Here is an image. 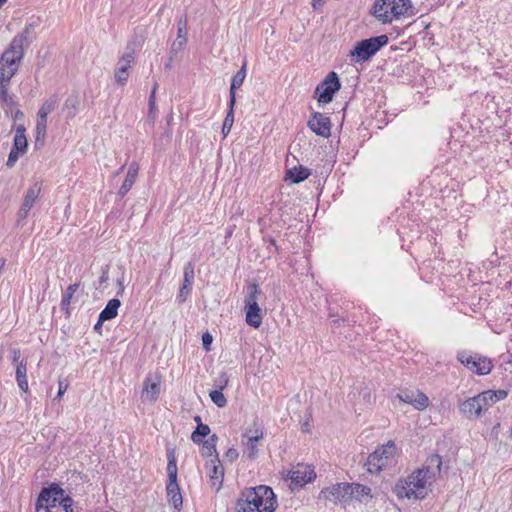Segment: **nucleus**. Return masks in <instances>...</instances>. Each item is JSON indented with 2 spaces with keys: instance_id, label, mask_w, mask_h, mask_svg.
<instances>
[{
  "instance_id": "63",
  "label": "nucleus",
  "mask_w": 512,
  "mask_h": 512,
  "mask_svg": "<svg viewBox=\"0 0 512 512\" xmlns=\"http://www.w3.org/2000/svg\"><path fill=\"white\" fill-rule=\"evenodd\" d=\"M123 169H124V166H122V167L119 169V171H118L117 173L122 172V171H123Z\"/></svg>"
},
{
  "instance_id": "14",
  "label": "nucleus",
  "mask_w": 512,
  "mask_h": 512,
  "mask_svg": "<svg viewBox=\"0 0 512 512\" xmlns=\"http://www.w3.org/2000/svg\"><path fill=\"white\" fill-rule=\"evenodd\" d=\"M307 124L308 127L318 136L327 138L331 134L330 119L320 112H314Z\"/></svg>"
},
{
  "instance_id": "11",
  "label": "nucleus",
  "mask_w": 512,
  "mask_h": 512,
  "mask_svg": "<svg viewBox=\"0 0 512 512\" xmlns=\"http://www.w3.org/2000/svg\"><path fill=\"white\" fill-rule=\"evenodd\" d=\"M457 359L469 370L479 375L489 374L493 367L489 359L478 355H470L466 351L458 352Z\"/></svg>"
},
{
  "instance_id": "51",
  "label": "nucleus",
  "mask_w": 512,
  "mask_h": 512,
  "mask_svg": "<svg viewBox=\"0 0 512 512\" xmlns=\"http://www.w3.org/2000/svg\"><path fill=\"white\" fill-rule=\"evenodd\" d=\"M239 456L238 451L235 448H229L225 454V457L230 461H235Z\"/></svg>"
},
{
  "instance_id": "50",
  "label": "nucleus",
  "mask_w": 512,
  "mask_h": 512,
  "mask_svg": "<svg viewBox=\"0 0 512 512\" xmlns=\"http://www.w3.org/2000/svg\"><path fill=\"white\" fill-rule=\"evenodd\" d=\"M109 279V266L105 265L101 268L100 284L107 282Z\"/></svg>"
},
{
  "instance_id": "10",
  "label": "nucleus",
  "mask_w": 512,
  "mask_h": 512,
  "mask_svg": "<svg viewBox=\"0 0 512 512\" xmlns=\"http://www.w3.org/2000/svg\"><path fill=\"white\" fill-rule=\"evenodd\" d=\"M350 486L347 482L336 483L323 488L318 496L319 500L329 501L333 504L347 503L351 500Z\"/></svg>"
},
{
  "instance_id": "37",
  "label": "nucleus",
  "mask_w": 512,
  "mask_h": 512,
  "mask_svg": "<svg viewBox=\"0 0 512 512\" xmlns=\"http://www.w3.org/2000/svg\"><path fill=\"white\" fill-rule=\"evenodd\" d=\"M47 119L37 115L36 142L43 140L46 135Z\"/></svg>"
},
{
  "instance_id": "4",
  "label": "nucleus",
  "mask_w": 512,
  "mask_h": 512,
  "mask_svg": "<svg viewBox=\"0 0 512 512\" xmlns=\"http://www.w3.org/2000/svg\"><path fill=\"white\" fill-rule=\"evenodd\" d=\"M387 43L388 36L384 34L368 39H363L357 42L354 49L350 51L351 60L355 63H363L369 60Z\"/></svg>"
},
{
  "instance_id": "26",
  "label": "nucleus",
  "mask_w": 512,
  "mask_h": 512,
  "mask_svg": "<svg viewBox=\"0 0 512 512\" xmlns=\"http://www.w3.org/2000/svg\"><path fill=\"white\" fill-rule=\"evenodd\" d=\"M16 381L18 387L23 392L28 391V379H27V360L22 359L16 366Z\"/></svg>"
},
{
  "instance_id": "52",
  "label": "nucleus",
  "mask_w": 512,
  "mask_h": 512,
  "mask_svg": "<svg viewBox=\"0 0 512 512\" xmlns=\"http://www.w3.org/2000/svg\"><path fill=\"white\" fill-rule=\"evenodd\" d=\"M156 103L155 104H149V111H148V119L152 122L156 119Z\"/></svg>"
},
{
  "instance_id": "36",
  "label": "nucleus",
  "mask_w": 512,
  "mask_h": 512,
  "mask_svg": "<svg viewBox=\"0 0 512 512\" xmlns=\"http://www.w3.org/2000/svg\"><path fill=\"white\" fill-rule=\"evenodd\" d=\"M79 104L78 97L75 95L69 96L64 104V110L67 111L68 117H74L77 111V106Z\"/></svg>"
},
{
  "instance_id": "56",
  "label": "nucleus",
  "mask_w": 512,
  "mask_h": 512,
  "mask_svg": "<svg viewBox=\"0 0 512 512\" xmlns=\"http://www.w3.org/2000/svg\"><path fill=\"white\" fill-rule=\"evenodd\" d=\"M66 389H67V386H66V385L64 386V385H63V383L60 381V382H59V389H58V393H57V396H56V398H55V399H59V398H61V397H62V395L65 393Z\"/></svg>"
},
{
  "instance_id": "9",
  "label": "nucleus",
  "mask_w": 512,
  "mask_h": 512,
  "mask_svg": "<svg viewBox=\"0 0 512 512\" xmlns=\"http://www.w3.org/2000/svg\"><path fill=\"white\" fill-rule=\"evenodd\" d=\"M341 88L340 80L336 72L331 71L325 79L320 82L315 90L319 103L328 104L333 100L334 94Z\"/></svg>"
},
{
  "instance_id": "31",
  "label": "nucleus",
  "mask_w": 512,
  "mask_h": 512,
  "mask_svg": "<svg viewBox=\"0 0 512 512\" xmlns=\"http://www.w3.org/2000/svg\"><path fill=\"white\" fill-rule=\"evenodd\" d=\"M57 105H58V98L55 95H53V96L49 97L42 104L37 115L42 118L47 119L48 114H50L52 111H54L55 108L57 107Z\"/></svg>"
},
{
  "instance_id": "34",
  "label": "nucleus",
  "mask_w": 512,
  "mask_h": 512,
  "mask_svg": "<svg viewBox=\"0 0 512 512\" xmlns=\"http://www.w3.org/2000/svg\"><path fill=\"white\" fill-rule=\"evenodd\" d=\"M234 106L235 105H232V101L229 100V110L226 114V117L224 119V122H223V126H222V133L224 136H227L228 133L230 132L232 126H233V123H234Z\"/></svg>"
},
{
  "instance_id": "40",
  "label": "nucleus",
  "mask_w": 512,
  "mask_h": 512,
  "mask_svg": "<svg viewBox=\"0 0 512 512\" xmlns=\"http://www.w3.org/2000/svg\"><path fill=\"white\" fill-rule=\"evenodd\" d=\"M201 455L205 458L213 456L214 458H219L216 446L207 441L202 442Z\"/></svg>"
},
{
  "instance_id": "22",
  "label": "nucleus",
  "mask_w": 512,
  "mask_h": 512,
  "mask_svg": "<svg viewBox=\"0 0 512 512\" xmlns=\"http://www.w3.org/2000/svg\"><path fill=\"white\" fill-rule=\"evenodd\" d=\"M224 478V468L219 458H213L211 460L210 468V479L212 486L216 487L217 490L221 487Z\"/></svg>"
},
{
  "instance_id": "58",
  "label": "nucleus",
  "mask_w": 512,
  "mask_h": 512,
  "mask_svg": "<svg viewBox=\"0 0 512 512\" xmlns=\"http://www.w3.org/2000/svg\"><path fill=\"white\" fill-rule=\"evenodd\" d=\"M207 442H211L213 443L215 446H216V443L218 441V436L216 434H213L208 440H206Z\"/></svg>"
},
{
  "instance_id": "12",
  "label": "nucleus",
  "mask_w": 512,
  "mask_h": 512,
  "mask_svg": "<svg viewBox=\"0 0 512 512\" xmlns=\"http://www.w3.org/2000/svg\"><path fill=\"white\" fill-rule=\"evenodd\" d=\"M459 412L466 418H479L488 409L483 393L459 402Z\"/></svg>"
},
{
  "instance_id": "24",
  "label": "nucleus",
  "mask_w": 512,
  "mask_h": 512,
  "mask_svg": "<svg viewBox=\"0 0 512 512\" xmlns=\"http://www.w3.org/2000/svg\"><path fill=\"white\" fill-rule=\"evenodd\" d=\"M246 77V63L244 62L240 70L232 77L231 86H230V101H232V105L236 103V89L239 88Z\"/></svg>"
},
{
  "instance_id": "45",
  "label": "nucleus",
  "mask_w": 512,
  "mask_h": 512,
  "mask_svg": "<svg viewBox=\"0 0 512 512\" xmlns=\"http://www.w3.org/2000/svg\"><path fill=\"white\" fill-rule=\"evenodd\" d=\"M21 154H23L21 151L12 148L8 155V160L6 162L7 167L12 168L19 159Z\"/></svg>"
},
{
  "instance_id": "20",
  "label": "nucleus",
  "mask_w": 512,
  "mask_h": 512,
  "mask_svg": "<svg viewBox=\"0 0 512 512\" xmlns=\"http://www.w3.org/2000/svg\"><path fill=\"white\" fill-rule=\"evenodd\" d=\"M160 394V380L152 381L147 377L144 381V388L142 391V398L155 402Z\"/></svg>"
},
{
  "instance_id": "48",
  "label": "nucleus",
  "mask_w": 512,
  "mask_h": 512,
  "mask_svg": "<svg viewBox=\"0 0 512 512\" xmlns=\"http://www.w3.org/2000/svg\"><path fill=\"white\" fill-rule=\"evenodd\" d=\"M10 353H11V357L10 358H11L12 363L17 366L18 363L21 361L20 360V357H21L20 349H18V348H11L10 349Z\"/></svg>"
},
{
  "instance_id": "13",
  "label": "nucleus",
  "mask_w": 512,
  "mask_h": 512,
  "mask_svg": "<svg viewBox=\"0 0 512 512\" xmlns=\"http://www.w3.org/2000/svg\"><path fill=\"white\" fill-rule=\"evenodd\" d=\"M400 401L412 405L417 410H424L429 406L428 396L419 391L404 390L397 394Z\"/></svg>"
},
{
  "instance_id": "53",
  "label": "nucleus",
  "mask_w": 512,
  "mask_h": 512,
  "mask_svg": "<svg viewBox=\"0 0 512 512\" xmlns=\"http://www.w3.org/2000/svg\"><path fill=\"white\" fill-rule=\"evenodd\" d=\"M158 84L155 83L153 86V89L150 93L148 104H155L156 103V90H157Z\"/></svg>"
},
{
  "instance_id": "27",
  "label": "nucleus",
  "mask_w": 512,
  "mask_h": 512,
  "mask_svg": "<svg viewBox=\"0 0 512 512\" xmlns=\"http://www.w3.org/2000/svg\"><path fill=\"white\" fill-rule=\"evenodd\" d=\"M25 132H26V129L23 125H19L16 128L13 146H12V148H14L15 150H19L22 153H25L27 151V147H28V142H27Z\"/></svg>"
},
{
  "instance_id": "29",
  "label": "nucleus",
  "mask_w": 512,
  "mask_h": 512,
  "mask_svg": "<svg viewBox=\"0 0 512 512\" xmlns=\"http://www.w3.org/2000/svg\"><path fill=\"white\" fill-rule=\"evenodd\" d=\"M485 396L488 408L496 402L505 399L508 396V392L503 389L499 390H487L482 392Z\"/></svg>"
},
{
  "instance_id": "5",
  "label": "nucleus",
  "mask_w": 512,
  "mask_h": 512,
  "mask_svg": "<svg viewBox=\"0 0 512 512\" xmlns=\"http://www.w3.org/2000/svg\"><path fill=\"white\" fill-rule=\"evenodd\" d=\"M407 2L399 3L397 0H377L373 6L372 14L382 23H391L394 18L411 16L407 12Z\"/></svg>"
},
{
  "instance_id": "44",
  "label": "nucleus",
  "mask_w": 512,
  "mask_h": 512,
  "mask_svg": "<svg viewBox=\"0 0 512 512\" xmlns=\"http://www.w3.org/2000/svg\"><path fill=\"white\" fill-rule=\"evenodd\" d=\"M191 286L189 284L183 283L180 287L179 294L177 296L179 303H183L186 301L188 295L191 292Z\"/></svg>"
},
{
  "instance_id": "60",
  "label": "nucleus",
  "mask_w": 512,
  "mask_h": 512,
  "mask_svg": "<svg viewBox=\"0 0 512 512\" xmlns=\"http://www.w3.org/2000/svg\"><path fill=\"white\" fill-rule=\"evenodd\" d=\"M103 323H104V322H100V316H99V317H98V321H97V323H96V324H95V326H94V329H95V330L100 329Z\"/></svg>"
},
{
  "instance_id": "35",
  "label": "nucleus",
  "mask_w": 512,
  "mask_h": 512,
  "mask_svg": "<svg viewBox=\"0 0 512 512\" xmlns=\"http://www.w3.org/2000/svg\"><path fill=\"white\" fill-rule=\"evenodd\" d=\"M78 288H79L78 283L71 284L67 287L65 293L63 294L61 304H60L62 310L68 308V306L70 305L71 299Z\"/></svg>"
},
{
  "instance_id": "16",
  "label": "nucleus",
  "mask_w": 512,
  "mask_h": 512,
  "mask_svg": "<svg viewBox=\"0 0 512 512\" xmlns=\"http://www.w3.org/2000/svg\"><path fill=\"white\" fill-rule=\"evenodd\" d=\"M41 192V185L39 183H34L29 189L27 190L22 206L20 207L18 211V218L19 220H24L27 216L29 211L34 206V203L36 199L38 198L39 194Z\"/></svg>"
},
{
  "instance_id": "42",
  "label": "nucleus",
  "mask_w": 512,
  "mask_h": 512,
  "mask_svg": "<svg viewBox=\"0 0 512 512\" xmlns=\"http://www.w3.org/2000/svg\"><path fill=\"white\" fill-rule=\"evenodd\" d=\"M10 80H5L4 76L0 74V102L7 103L9 99L7 86L9 84Z\"/></svg>"
},
{
  "instance_id": "54",
  "label": "nucleus",
  "mask_w": 512,
  "mask_h": 512,
  "mask_svg": "<svg viewBox=\"0 0 512 512\" xmlns=\"http://www.w3.org/2000/svg\"><path fill=\"white\" fill-rule=\"evenodd\" d=\"M397 1H398L399 3H404V2L406 3V2H407V5H406V6H407V12H408V14H410L411 16H413V15H414V13H415V12H414V7H413V5H412V1H411V0H397Z\"/></svg>"
},
{
  "instance_id": "6",
  "label": "nucleus",
  "mask_w": 512,
  "mask_h": 512,
  "mask_svg": "<svg viewBox=\"0 0 512 512\" xmlns=\"http://www.w3.org/2000/svg\"><path fill=\"white\" fill-rule=\"evenodd\" d=\"M395 453L396 445L394 441L390 440L387 444L379 446L368 456L365 462L367 471L371 474H378L392 462Z\"/></svg>"
},
{
  "instance_id": "28",
  "label": "nucleus",
  "mask_w": 512,
  "mask_h": 512,
  "mask_svg": "<svg viewBox=\"0 0 512 512\" xmlns=\"http://www.w3.org/2000/svg\"><path fill=\"white\" fill-rule=\"evenodd\" d=\"M258 441H259L258 435L251 436L248 438V440H242V443L244 446V454L250 460L256 459V457L258 455Z\"/></svg>"
},
{
  "instance_id": "25",
  "label": "nucleus",
  "mask_w": 512,
  "mask_h": 512,
  "mask_svg": "<svg viewBox=\"0 0 512 512\" xmlns=\"http://www.w3.org/2000/svg\"><path fill=\"white\" fill-rule=\"evenodd\" d=\"M121 306V302L117 298H113L108 301L105 308L100 312V322H105L114 319L118 314V309Z\"/></svg>"
},
{
  "instance_id": "21",
  "label": "nucleus",
  "mask_w": 512,
  "mask_h": 512,
  "mask_svg": "<svg viewBox=\"0 0 512 512\" xmlns=\"http://www.w3.org/2000/svg\"><path fill=\"white\" fill-rule=\"evenodd\" d=\"M351 492V499H355L359 502H367L368 499L372 498V490L366 485L359 483H349Z\"/></svg>"
},
{
  "instance_id": "38",
  "label": "nucleus",
  "mask_w": 512,
  "mask_h": 512,
  "mask_svg": "<svg viewBox=\"0 0 512 512\" xmlns=\"http://www.w3.org/2000/svg\"><path fill=\"white\" fill-rule=\"evenodd\" d=\"M36 512H73V509L66 510L65 505H43L36 503Z\"/></svg>"
},
{
  "instance_id": "59",
  "label": "nucleus",
  "mask_w": 512,
  "mask_h": 512,
  "mask_svg": "<svg viewBox=\"0 0 512 512\" xmlns=\"http://www.w3.org/2000/svg\"><path fill=\"white\" fill-rule=\"evenodd\" d=\"M23 116H24V114L21 110H17L14 114L15 119H21V118H23Z\"/></svg>"
},
{
  "instance_id": "46",
  "label": "nucleus",
  "mask_w": 512,
  "mask_h": 512,
  "mask_svg": "<svg viewBox=\"0 0 512 512\" xmlns=\"http://www.w3.org/2000/svg\"><path fill=\"white\" fill-rule=\"evenodd\" d=\"M228 376L226 373H221L214 381V386L217 390H223L228 385Z\"/></svg>"
},
{
  "instance_id": "2",
  "label": "nucleus",
  "mask_w": 512,
  "mask_h": 512,
  "mask_svg": "<svg viewBox=\"0 0 512 512\" xmlns=\"http://www.w3.org/2000/svg\"><path fill=\"white\" fill-rule=\"evenodd\" d=\"M33 29L32 24H28L25 28L14 36L8 49L4 51L0 59V74L4 76V79L11 80L16 71L18 70L19 64L24 57V50L28 48L33 40Z\"/></svg>"
},
{
  "instance_id": "15",
  "label": "nucleus",
  "mask_w": 512,
  "mask_h": 512,
  "mask_svg": "<svg viewBox=\"0 0 512 512\" xmlns=\"http://www.w3.org/2000/svg\"><path fill=\"white\" fill-rule=\"evenodd\" d=\"M291 483L296 486H304L316 478V473L309 466L298 464L289 472Z\"/></svg>"
},
{
  "instance_id": "49",
  "label": "nucleus",
  "mask_w": 512,
  "mask_h": 512,
  "mask_svg": "<svg viewBox=\"0 0 512 512\" xmlns=\"http://www.w3.org/2000/svg\"><path fill=\"white\" fill-rule=\"evenodd\" d=\"M212 341H213V337L210 333L206 332L203 334L202 343H203V347L206 351L210 350V345H211Z\"/></svg>"
},
{
  "instance_id": "3",
  "label": "nucleus",
  "mask_w": 512,
  "mask_h": 512,
  "mask_svg": "<svg viewBox=\"0 0 512 512\" xmlns=\"http://www.w3.org/2000/svg\"><path fill=\"white\" fill-rule=\"evenodd\" d=\"M277 507L272 488L259 485L245 488L237 500L236 512H274Z\"/></svg>"
},
{
  "instance_id": "17",
  "label": "nucleus",
  "mask_w": 512,
  "mask_h": 512,
  "mask_svg": "<svg viewBox=\"0 0 512 512\" xmlns=\"http://www.w3.org/2000/svg\"><path fill=\"white\" fill-rule=\"evenodd\" d=\"M177 38L173 42L170 54L171 57L182 51L187 43V16H182L177 24Z\"/></svg>"
},
{
  "instance_id": "18",
  "label": "nucleus",
  "mask_w": 512,
  "mask_h": 512,
  "mask_svg": "<svg viewBox=\"0 0 512 512\" xmlns=\"http://www.w3.org/2000/svg\"><path fill=\"white\" fill-rule=\"evenodd\" d=\"M166 493L168 502L176 509L180 510L183 504L180 487L177 481H168L166 485Z\"/></svg>"
},
{
  "instance_id": "57",
  "label": "nucleus",
  "mask_w": 512,
  "mask_h": 512,
  "mask_svg": "<svg viewBox=\"0 0 512 512\" xmlns=\"http://www.w3.org/2000/svg\"><path fill=\"white\" fill-rule=\"evenodd\" d=\"M311 4L315 10H319L323 5V0H312Z\"/></svg>"
},
{
  "instance_id": "1",
  "label": "nucleus",
  "mask_w": 512,
  "mask_h": 512,
  "mask_svg": "<svg viewBox=\"0 0 512 512\" xmlns=\"http://www.w3.org/2000/svg\"><path fill=\"white\" fill-rule=\"evenodd\" d=\"M441 466V457L438 454L430 455L421 468H417L407 477L399 479L393 492L399 499H424L427 496V487L435 481L441 471Z\"/></svg>"
},
{
  "instance_id": "41",
  "label": "nucleus",
  "mask_w": 512,
  "mask_h": 512,
  "mask_svg": "<svg viewBox=\"0 0 512 512\" xmlns=\"http://www.w3.org/2000/svg\"><path fill=\"white\" fill-rule=\"evenodd\" d=\"M184 280L183 283L192 285L194 281V264L192 262H187L184 266Z\"/></svg>"
},
{
  "instance_id": "55",
  "label": "nucleus",
  "mask_w": 512,
  "mask_h": 512,
  "mask_svg": "<svg viewBox=\"0 0 512 512\" xmlns=\"http://www.w3.org/2000/svg\"><path fill=\"white\" fill-rule=\"evenodd\" d=\"M117 285L119 287V290L117 292V295L118 296H121L123 293H124V289H125V286H124V278H120L117 280Z\"/></svg>"
},
{
  "instance_id": "61",
  "label": "nucleus",
  "mask_w": 512,
  "mask_h": 512,
  "mask_svg": "<svg viewBox=\"0 0 512 512\" xmlns=\"http://www.w3.org/2000/svg\"><path fill=\"white\" fill-rule=\"evenodd\" d=\"M194 420H195V422H197L198 424H199V423H202V422H201V417H200V416H195V417H194Z\"/></svg>"
},
{
  "instance_id": "30",
  "label": "nucleus",
  "mask_w": 512,
  "mask_h": 512,
  "mask_svg": "<svg viewBox=\"0 0 512 512\" xmlns=\"http://www.w3.org/2000/svg\"><path fill=\"white\" fill-rule=\"evenodd\" d=\"M129 68L130 66L117 63V67L114 72V78L118 85L124 86L127 83L129 77Z\"/></svg>"
},
{
  "instance_id": "32",
  "label": "nucleus",
  "mask_w": 512,
  "mask_h": 512,
  "mask_svg": "<svg viewBox=\"0 0 512 512\" xmlns=\"http://www.w3.org/2000/svg\"><path fill=\"white\" fill-rule=\"evenodd\" d=\"M209 433V426L203 423H199L191 435V440L196 444H200L203 442V439L209 435Z\"/></svg>"
},
{
  "instance_id": "8",
  "label": "nucleus",
  "mask_w": 512,
  "mask_h": 512,
  "mask_svg": "<svg viewBox=\"0 0 512 512\" xmlns=\"http://www.w3.org/2000/svg\"><path fill=\"white\" fill-rule=\"evenodd\" d=\"M248 290L249 292L245 299L246 323L253 328H259L263 319L257 302V295L260 293V290L255 283L249 285Z\"/></svg>"
},
{
  "instance_id": "33",
  "label": "nucleus",
  "mask_w": 512,
  "mask_h": 512,
  "mask_svg": "<svg viewBox=\"0 0 512 512\" xmlns=\"http://www.w3.org/2000/svg\"><path fill=\"white\" fill-rule=\"evenodd\" d=\"M168 464H167V474L168 481H177V463L173 452H169L167 455Z\"/></svg>"
},
{
  "instance_id": "62",
  "label": "nucleus",
  "mask_w": 512,
  "mask_h": 512,
  "mask_svg": "<svg viewBox=\"0 0 512 512\" xmlns=\"http://www.w3.org/2000/svg\"><path fill=\"white\" fill-rule=\"evenodd\" d=\"M7 0H0V8L4 5Z\"/></svg>"
},
{
  "instance_id": "64",
  "label": "nucleus",
  "mask_w": 512,
  "mask_h": 512,
  "mask_svg": "<svg viewBox=\"0 0 512 512\" xmlns=\"http://www.w3.org/2000/svg\"><path fill=\"white\" fill-rule=\"evenodd\" d=\"M510 362L512 363V353H511V359H510Z\"/></svg>"
},
{
  "instance_id": "39",
  "label": "nucleus",
  "mask_w": 512,
  "mask_h": 512,
  "mask_svg": "<svg viewBox=\"0 0 512 512\" xmlns=\"http://www.w3.org/2000/svg\"><path fill=\"white\" fill-rule=\"evenodd\" d=\"M212 402L219 408L225 407L227 404V399L225 398L222 390H212L209 394Z\"/></svg>"
},
{
  "instance_id": "43",
  "label": "nucleus",
  "mask_w": 512,
  "mask_h": 512,
  "mask_svg": "<svg viewBox=\"0 0 512 512\" xmlns=\"http://www.w3.org/2000/svg\"><path fill=\"white\" fill-rule=\"evenodd\" d=\"M255 435H258L259 436V440H261L263 438V430L257 426L256 423H254V429L252 428H248L246 429V431L244 432L243 436H242V440H248L249 437L251 436H255Z\"/></svg>"
},
{
  "instance_id": "23",
  "label": "nucleus",
  "mask_w": 512,
  "mask_h": 512,
  "mask_svg": "<svg viewBox=\"0 0 512 512\" xmlns=\"http://www.w3.org/2000/svg\"><path fill=\"white\" fill-rule=\"evenodd\" d=\"M310 175V170L300 165L288 169L285 174V180H289L291 183L297 184L306 180Z\"/></svg>"
},
{
  "instance_id": "7",
  "label": "nucleus",
  "mask_w": 512,
  "mask_h": 512,
  "mask_svg": "<svg viewBox=\"0 0 512 512\" xmlns=\"http://www.w3.org/2000/svg\"><path fill=\"white\" fill-rule=\"evenodd\" d=\"M37 503L43 505H65L66 510L72 509L73 500L66 495L65 491L55 483L44 487L37 499Z\"/></svg>"
},
{
  "instance_id": "19",
  "label": "nucleus",
  "mask_w": 512,
  "mask_h": 512,
  "mask_svg": "<svg viewBox=\"0 0 512 512\" xmlns=\"http://www.w3.org/2000/svg\"><path fill=\"white\" fill-rule=\"evenodd\" d=\"M138 172L139 164L134 161L129 165L127 175L118 191V195L121 198L124 197L134 185Z\"/></svg>"
},
{
  "instance_id": "47",
  "label": "nucleus",
  "mask_w": 512,
  "mask_h": 512,
  "mask_svg": "<svg viewBox=\"0 0 512 512\" xmlns=\"http://www.w3.org/2000/svg\"><path fill=\"white\" fill-rule=\"evenodd\" d=\"M134 51H129V52H126L124 53L118 62H120L121 64H125V65H128L131 67V64L134 62Z\"/></svg>"
}]
</instances>
